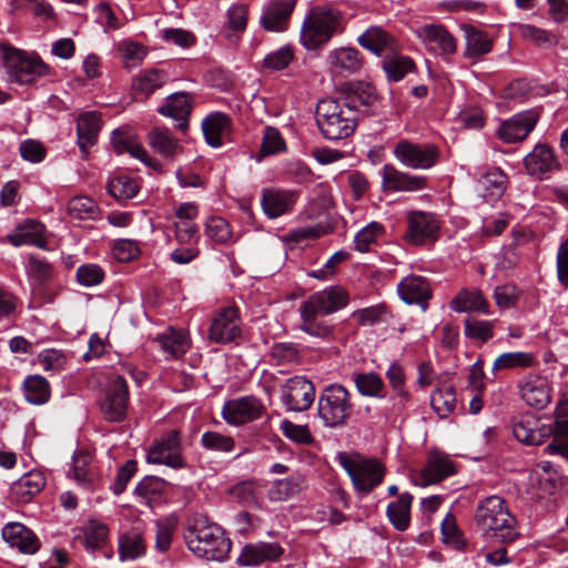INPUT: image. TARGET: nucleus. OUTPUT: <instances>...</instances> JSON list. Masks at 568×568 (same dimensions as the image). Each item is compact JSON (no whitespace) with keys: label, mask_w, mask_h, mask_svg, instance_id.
Returning <instances> with one entry per match:
<instances>
[{"label":"nucleus","mask_w":568,"mask_h":568,"mask_svg":"<svg viewBox=\"0 0 568 568\" xmlns=\"http://www.w3.org/2000/svg\"><path fill=\"white\" fill-rule=\"evenodd\" d=\"M298 312L302 321L298 326L301 331L318 338H326L332 335L333 327L326 321L320 318L321 314L301 305Z\"/></svg>","instance_id":"obj_43"},{"label":"nucleus","mask_w":568,"mask_h":568,"mask_svg":"<svg viewBox=\"0 0 568 568\" xmlns=\"http://www.w3.org/2000/svg\"><path fill=\"white\" fill-rule=\"evenodd\" d=\"M230 120L225 114L215 113L204 119L202 130L205 141L213 148L222 145V135L229 130Z\"/></svg>","instance_id":"obj_44"},{"label":"nucleus","mask_w":568,"mask_h":568,"mask_svg":"<svg viewBox=\"0 0 568 568\" xmlns=\"http://www.w3.org/2000/svg\"><path fill=\"white\" fill-rule=\"evenodd\" d=\"M98 212L95 202L87 196H74L68 203V214L78 220L94 219Z\"/></svg>","instance_id":"obj_54"},{"label":"nucleus","mask_w":568,"mask_h":568,"mask_svg":"<svg viewBox=\"0 0 568 568\" xmlns=\"http://www.w3.org/2000/svg\"><path fill=\"white\" fill-rule=\"evenodd\" d=\"M0 52L3 59L6 79L10 83L31 84L50 72L49 65L39 55L10 45H1Z\"/></svg>","instance_id":"obj_6"},{"label":"nucleus","mask_w":568,"mask_h":568,"mask_svg":"<svg viewBox=\"0 0 568 568\" xmlns=\"http://www.w3.org/2000/svg\"><path fill=\"white\" fill-rule=\"evenodd\" d=\"M140 186L135 179L121 174L111 179L108 191L118 201H126L135 196Z\"/></svg>","instance_id":"obj_51"},{"label":"nucleus","mask_w":568,"mask_h":568,"mask_svg":"<svg viewBox=\"0 0 568 568\" xmlns=\"http://www.w3.org/2000/svg\"><path fill=\"white\" fill-rule=\"evenodd\" d=\"M241 334L237 308L229 306L223 308L213 320L209 337L217 344H226L234 341Z\"/></svg>","instance_id":"obj_19"},{"label":"nucleus","mask_w":568,"mask_h":568,"mask_svg":"<svg viewBox=\"0 0 568 568\" xmlns=\"http://www.w3.org/2000/svg\"><path fill=\"white\" fill-rule=\"evenodd\" d=\"M145 551L142 536L136 530H131L119 538V556L122 561L134 560Z\"/></svg>","instance_id":"obj_49"},{"label":"nucleus","mask_w":568,"mask_h":568,"mask_svg":"<svg viewBox=\"0 0 568 568\" xmlns=\"http://www.w3.org/2000/svg\"><path fill=\"white\" fill-rule=\"evenodd\" d=\"M449 306L457 313H483L489 314V304L478 288H463L450 301Z\"/></svg>","instance_id":"obj_32"},{"label":"nucleus","mask_w":568,"mask_h":568,"mask_svg":"<svg viewBox=\"0 0 568 568\" xmlns=\"http://www.w3.org/2000/svg\"><path fill=\"white\" fill-rule=\"evenodd\" d=\"M44 486L45 477L38 470L27 473L16 483V487L21 491V494L29 497L40 493Z\"/></svg>","instance_id":"obj_60"},{"label":"nucleus","mask_w":568,"mask_h":568,"mask_svg":"<svg viewBox=\"0 0 568 568\" xmlns=\"http://www.w3.org/2000/svg\"><path fill=\"white\" fill-rule=\"evenodd\" d=\"M44 231L45 227L42 223L34 220H26L7 239L13 246L33 245L45 248Z\"/></svg>","instance_id":"obj_28"},{"label":"nucleus","mask_w":568,"mask_h":568,"mask_svg":"<svg viewBox=\"0 0 568 568\" xmlns=\"http://www.w3.org/2000/svg\"><path fill=\"white\" fill-rule=\"evenodd\" d=\"M537 121L538 113L534 110L517 113L499 125L498 136L506 143L524 141L535 129Z\"/></svg>","instance_id":"obj_18"},{"label":"nucleus","mask_w":568,"mask_h":568,"mask_svg":"<svg viewBox=\"0 0 568 568\" xmlns=\"http://www.w3.org/2000/svg\"><path fill=\"white\" fill-rule=\"evenodd\" d=\"M513 434L526 445H540L552 434V442L546 446L545 452L568 460V400L557 405L554 428L541 424L535 416L526 415L514 423Z\"/></svg>","instance_id":"obj_1"},{"label":"nucleus","mask_w":568,"mask_h":568,"mask_svg":"<svg viewBox=\"0 0 568 568\" xmlns=\"http://www.w3.org/2000/svg\"><path fill=\"white\" fill-rule=\"evenodd\" d=\"M112 146L118 154L129 153L132 158L140 160L146 165L156 169L160 164L148 155L143 145L130 133L114 131L112 134Z\"/></svg>","instance_id":"obj_29"},{"label":"nucleus","mask_w":568,"mask_h":568,"mask_svg":"<svg viewBox=\"0 0 568 568\" xmlns=\"http://www.w3.org/2000/svg\"><path fill=\"white\" fill-rule=\"evenodd\" d=\"M301 490L297 478L290 477L285 479L274 480L267 491V497L272 501H285Z\"/></svg>","instance_id":"obj_53"},{"label":"nucleus","mask_w":568,"mask_h":568,"mask_svg":"<svg viewBox=\"0 0 568 568\" xmlns=\"http://www.w3.org/2000/svg\"><path fill=\"white\" fill-rule=\"evenodd\" d=\"M456 393L452 386L443 387L435 390L430 397L433 409L439 417L444 418L454 412L456 407Z\"/></svg>","instance_id":"obj_52"},{"label":"nucleus","mask_w":568,"mask_h":568,"mask_svg":"<svg viewBox=\"0 0 568 568\" xmlns=\"http://www.w3.org/2000/svg\"><path fill=\"white\" fill-rule=\"evenodd\" d=\"M2 537L12 548L27 555L36 554L41 546L37 535L20 523H8L2 529Z\"/></svg>","instance_id":"obj_24"},{"label":"nucleus","mask_w":568,"mask_h":568,"mask_svg":"<svg viewBox=\"0 0 568 568\" xmlns=\"http://www.w3.org/2000/svg\"><path fill=\"white\" fill-rule=\"evenodd\" d=\"M412 503L413 496L404 493L396 501L388 504L386 515L395 529L405 531L409 527Z\"/></svg>","instance_id":"obj_40"},{"label":"nucleus","mask_w":568,"mask_h":568,"mask_svg":"<svg viewBox=\"0 0 568 568\" xmlns=\"http://www.w3.org/2000/svg\"><path fill=\"white\" fill-rule=\"evenodd\" d=\"M348 303L347 292L341 286H331L310 295L301 306L321 315H329L345 307Z\"/></svg>","instance_id":"obj_17"},{"label":"nucleus","mask_w":568,"mask_h":568,"mask_svg":"<svg viewBox=\"0 0 568 568\" xmlns=\"http://www.w3.org/2000/svg\"><path fill=\"white\" fill-rule=\"evenodd\" d=\"M108 534L106 525L97 520H90L74 536V540L83 545L88 551L93 552L105 545Z\"/></svg>","instance_id":"obj_35"},{"label":"nucleus","mask_w":568,"mask_h":568,"mask_svg":"<svg viewBox=\"0 0 568 568\" xmlns=\"http://www.w3.org/2000/svg\"><path fill=\"white\" fill-rule=\"evenodd\" d=\"M283 552L276 542L248 544L243 547L237 562L242 566H257L266 560H275Z\"/></svg>","instance_id":"obj_30"},{"label":"nucleus","mask_w":568,"mask_h":568,"mask_svg":"<svg viewBox=\"0 0 568 568\" xmlns=\"http://www.w3.org/2000/svg\"><path fill=\"white\" fill-rule=\"evenodd\" d=\"M203 448L220 453H230L235 447L233 437L219 432H205L201 437Z\"/></svg>","instance_id":"obj_59"},{"label":"nucleus","mask_w":568,"mask_h":568,"mask_svg":"<svg viewBox=\"0 0 568 568\" xmlns=\"http://www.w3.org/2000/svg\"><path fill=\"white\" fill-rule=\"evenodd\" d=\"M184 540L195 557L207 561H224L232 546L224 529L204 517L185 530Z\"/></svg>","instance_id":"obj_2"},{"label":"nucleus","mask_w":568,"mask_h":568,"mask_svg":"<svg viewBox=\"0 0 568 568\" xmlns=\"http://www.w3.org/2000/svg\"><path fill=\"white\" fill-rule=\"evenodd\" d=\"M148 141L154 152L165 159H174L182 151L179 141L165 128H154L148 134Z\"/></svg>","instance_id":"obj_37"},{"label":"nucleus","mask_w":568,"mask_h":568,"mask_svg":"<svg viewBox=\"0 0 568 568\" xmlns=\"http://www.w3.org/2000/svg\"><path fill=\"white\" fill-rule=\"evenodd\" d=\"M166 358H179L190 348L191 342L183 329L169 328L155 339Z\"/></svg>","instance_id":"obj_34"},{"label":"nucleus","mask_w":568,"mask_h":568,"mask_svg":"<svg viewBox=\"0 0 568 568\" xmlns=\"http://www.w3.org/2000/svg\"><path fill=\"white\" fill-rule=\"evenodd\" d=\"M527 173L538 179L548 178L560 170V162L554 149L546 143H538L524 159Z\"/></svg>","instance_id":"obj_16"},{"label":"nucleus","mask_w":568,"mask_h":568,"mask_svg":"<svg viewBox=\"0 0 568 568\" xmlns=\"http://www.w3.org/2000/svg\"><path fill=\"white\" fill-rule=\"evenodd\" d=\"M475 521L485 535L503 544L513 542L519 536L517 520L499 496L486 497L477 505Z\"/></svg>","instance_id":"obj_3"},{"label":"nucleus","mask_w":568,"mask_h":568,"mask_svg":"<svg viewBox=\"0 0 568 568\" xmlns=\"http://www.w3.org/2000/svg\"><path fill=\"white\" fill-rule=\"evenodd\" d=\"M192 110V97L185 92L172 94L168 102L159 109L163 115L173 118L178 121V129L184 132L187 129V118Z\"/></svg>","instance_id":"obj_31"},{"label":"nucleus","mask_w":568,"mask_h":568,"mask_svg":"<svg viewBox=\"0 0 568 568\" xmlns=\"http://www.w3.org/2000/svg\"><path fill=\"white\" fill-rule=\"evenodd\" d=\"M407 224L405 240L413 245L434 243L438 239L440 222L433 213L423 211L409 212Z\"/></svg>","instance_id":"obj_13"},{"label":"nucleus","mask_w":568,"mask_h":568,"mask_svg":"<svg viewBox=\"0 0 568 568\" xmlns=\"http://www.w3.org/2000/svg\"><path fill=\"white\" fill-rule=\"evenodd\" d=\"M343 30L344 17L338 9L328 4L315 6L302 23L300 41L306 50H316Z\"/></svg>","instance_id":"obj_4"},{"label":"nucleus","mask_w":568,"mask_h":568,"mask_svg":"<svg viewBox=\"0 0 568 568\" xmlns=\"http://www.w3.org/2000/svg\"><path fill=\"white\" fill-rule=\"evenodd\" d=\"M416 33L425 48L435 54L449 57L457 50L456 39L443 24H424Z\"/></svg>","instance_id":"obj_15"},{"label":"nucleus","mask_w":568,"mask_h":568,"mask_svg":"<svg viewBox=\"0 0 568 568\" xmlns=\"http://www.w3.org/2000/svg\"><path fill=\"white\" fill-rule=\"evenodd\" d=\"M294 52L291 47H282L278 50L268 53L263 61V65L271 70H284L293 60Z\"/></svg>","instance_id":"obj_62"},{"label":"nucleus","mask_w":568,"mask_h":568,"mask_svg":"<svg viewBox=\"0 0 568 568\" xmlns=\"http://www.w3.org/2000/svg\"><path fill=\"white\" fill-rule=\"evenodd\" d=\"M390 52L392 53L387 54L382 62L383 69L386 72L388 80L399 81L407 73L415 70V62L409 57L398 54L395 51Z\"/></svg>","instance_id":"obj_46"},{"label":"nucleus","mask_w":568,"mask_h":568,"mask_svg":"<svg viewBox=\"0 0 568 568\" xmlns=\"http://www.w3.org/2000/svg\"><path fill=\"white\" fill-rule=\"evenodd\" d=\"M393 154L400 164L415 170H428L439 160V150L436 145L407 139L399 140L395 144Z\"/></svg>","instance_id":"obj_9"},{"label":"nucleus","mask_w":568,"mask_h":568,"mask_svg":"<svg viewBox=\"0 0 568 568\" xmlns=\"http://www.w3.org/2000/svg\"><path fill=\"white\" fill-rule=\"evenodd\" d=\"M397 291L400 298L407 304H417L423 311L427 310L432 291L425 277L408 275L399 282Z\"/></svg>","instance_id":"obj_25"},{"label":"nucleus","mask_w":568,"mask_h":568,"mask_svg":"<svg viewBox=\"0 0 568 568\" xmlns=\"http://www.w3.org/2000/svg\"><path fill=\"white\" fill-rule=\"evenodd\" d=\"M462 29L465 33V58L476 62L491 52L493 39L487 32L470 24H463Z\"/></svg>","instance_id":"obj_27"},{"label":"nucleus","mask_w":568,"mask_h":568,"mask_svg":"<svg viewBox=\"0 0 568 568\" xmlns=\"http://www.w3.org/2000/svg\"><path fill=\"white\" fill-rule=\"evenodd\" d=\"M26 399L33 405L45 404L51 396L49 382L41 375H30L23 382Z\"/></svg>","instance_id":"obj_45"},{"label":"nucleus","mask_w":568,"mask_h":568,"mask_svg":"<svg viewBox=\"0 0 568 568\" xmlns=\"http://www.w3.org/2000/svg\"><path fill=\"white\" fill-rule=\"evenodd\" d=\"M521 399L536 409L545 408L551 400L548 381L538 375H528L518 384Z\"/></svg>","instance_id":"obj_20"},{"label":"nucleus","mask_w":568,"mask_h":568,"mask_svg":"<svg viewBox=\"0 0 568 568\" xmlns=\"http://www.w3.org/2000/svg\"><path fill=\"white\" fill-rule=\"evenodd\" d=\"M339 465L348 474L356 490L368 494L384 478L385 467L376 458H366L359 454H341Z\"/></svg>","instance_id":"obj_8"},{"label":"nucleus","mask_w":568,"mask_h":568,"mask_svg":"<svg viewBox=\"0 0 568 568\" xmlns=\"http://www.w3.org/2000/svg\"><path fill=\"white\" fill-rule=\"evenodd\" d=\"M148 462L165 465L174 469L185 466L180 432L171 429L155 440L148 452Z\"/></svg>","instance_id":"obj_10"},{"label":"nucleus","mask_w":568,"mask_h":568,"mask_svg":"<svg viewBox=\"0 0 568 568\" xmlns=\"http://www.w3.org/2000/svg\"><path fill=\"white\" fill-rule=\"evenodd\" d=\"M357 42L361 47L367 49L376 55H382L386 51H395L396 40L381 27H369L362 33Z\"/></svg>","instance_id":"obj_33"},{"label":"nucleus","mask_w":568,"mask_h":568,"mask_svg":"<svg viewBox=\"0 0 568 568\" xmlns=\"http://www.w3.org/2000/svg\"><path fill=\"white\" fill-rule=\"evenodd\" d=\"M536 364V357L532 353L528 352H511L499 355L494 364L493 372L513 369V368H527Z\"/></svg>","instance_id":"obj_47"},{"label":"nucleus","mask_w":568,"mask_h":568,"mask_svg":"<svg viewBox=\"0 0 568 568\" xmlns=\"http://www.w3.org/2000/svg\"><path fill=\"white\" fill-rule=\"evenodd\" d=\"M265 406L255 396H243L227 400L222 408L224 420L233 426L254 422L263 416Z\"/></svg>","instance_id":"obj_14"},{"label":"nucleus","mask_w":568,"mask_h":568,"mask_svg":"<svg viewBox=\"0 0 568 568\" xmlns=\"http://www.w3.org/2000/svg\"><path fill=\"white\" fill-rule=\"evenodd\" d=\"M456 473L455 463L446 454L432 452L420 469V486L437 484Z\"/></svg>","instance_id":"obj_23"},{"label":"nucleus","mask_w":568,"mask_h":568,"mask_svg":"<svg viewBox=\"0 0 568 568\" xmlns=\"http://www.w3.org/2000/svg\"><path fill=\"white\" fill-rule=\"evenodd\" d=\"M140 247L135 241L132 240H118L113 245V256L119 262H130L138 257Z\"/></svg>","instance_id":"obj_64"},{"label":"nucleus","mask_w":568,"mask_h":568,"mask_svg":"<svg viewBox=\"0 0 568 568\" xmlns=\"http://www.w3.org/2000/svg\"><path fill=\"white\" fill-rule=\"evenodd\" d=\"M248 7L244 3L231 6L226 11L227 21L224 26V36L229 42L239 40L237 33H242L247 24Z\"/></svg>","instance_id":"obj_41"},{"label":"nucleus","mask_w":568,"mask_h":568,"mask_svg":"<svg viewBox=\"0 0 568 568\" xmlns=\"http://www.w3.org/2000/svg\"><path fill=\"white\" fill-rule=\"evenodd\" d=\"M315 118L321 134L333 141L352 135L358 120L355 104L331 98L318 101Z\"/></svg>","instance_id":"obj_5"},{"label":"nucleus","mask_w":568,"mask_h":568,"mask_svg":"<svg viewBox=\"0 0 568 568\" xmlns=\"http://www.w3.org/2000/svg\"><path fill=\"white\" fill-rule=\"evenodd\" d=\"M328 61L334 70L347 73L357 72L363 64L359 52L353 48L332 50L328 54Z\"/></svg>","instance_id":"obj_42"},{"label":"nucleus","mask_w":568,"mask_h":568,"mask_svg":"<svg viewBox=\"0 0 568 568\" xmlns=\"http://www.w3.org/2000/svg\"><path fill=\"white\" fill-rule=\"evenodd\" d=\"M168 77L162 70H145L132 82V92L136 100L148 99L155 90L163 87Z\"/></svg>","instance_id":"obj_36"},{"label":"nucleus","mask_w":568,"mask_h":568,"mask_svg":"<svg viewBox=\"0 0 568 568\" xmlns=\"http://www.w3.org/2000/svg\"><path fill=\"white\" fill-rule=\"evenodd\" d=\"M205 234L212 241L221 244L232 239V230L229 222L220 216L209 217L205 223Z\"/></svg>","instance_id":"obj_55"},{"label":"nucleus","mask_w":568,"mask_h":568,"mask_svg":"<svg viewBox=\"0 0 568 568\" xmlns=\"http://www.w3.org/2000/svg\"><path fill=\"white\" fill-rule=\"evenodd\" d=\"M297 200V193L290 190L265 189L261 204L270 219H276L290 212Z\"/></svg>","instance_id":"obj_26"},{"label":"nucleus","mask_w":568,"mask_h":568,"mask_svg":"<svg viewBox=\"0 0 568 568\" xmlns=\"http://www.w3.org/2000/svg\"><path fill=\"white\" fill-rule=\"evenodd\" d=\"M353 410L352 395L345 386L331 384L322 389L317 400V416L325 427L345 426Z\"/></svg>","instance_id":"obj_7"},{"label":"nucleus","mask_w":568,"mask_h":568,"mask_svg":"<svg viewBox=\"0 0 568 568\" xmlns=\"http://www.w3.org/2000/svg\"><path fill=\"white\" fill-rule=\"evenodd\" d=\"M507 186V175L500 169L485 173L477 183L478 192L487 201L499 199Z\"/></svg>","instance_id":"obj_38"},{"label":"nucleus","mask_w":568,"mask_h":568,"mask_svg":"<svg viewBox=\"0 0 568 568\" xmlns=\"http://www.w3.org/2000/svg\"><path fill=\"white\" fill-rule=\"evenodd\" d=\"M296 0L271 1L260 18L261 26L270 32H283L288 27V21L295 8Z\"/></svg>","instance_id":"obj_21"},{"label":"nucleus","mask_w":568,"mask_h":568,"mask_svg":"<svg viewBox=\"0 0 568 568\" xmlns=\"http://www.w3.org/2000/svg\"><path fill=\"white\" fill-rule=\"evenodd\" d=\"M129 389L122 376L113 375L109 379L104 397L101 400V412L109 422H122L128 412Z\"/></svg>","instance_id":"obj_12"},{"label":"nucleus","mask_w":568,"mask_h":568,"mask_svg":"<svg viewBox=\"0 0 568 568\" xmlns=\"http://www.w3.org/2000/svg\"><path fill=\"white\" fill-rule=\"evenodd\" d=\"M384 232V226L378 222H372L362 230H359L354 239L355 250L365 253L369 251V247L379 235Z\"/></svg>","instance_id":"obj_57"},{"label":"nucleus","mask_w":568,"mask_h":568,"mask_svg":"<svg viewBox=\"0 0 568 568\" xmlns=\"http://www.w3.org/2000/svg\"><path fill=\"white\" fill-rule=\"evenodd\" d=\"M353 382L363 396L379 398L385 396L383 394L385 384L382 377L374 372L354 374Z\"/></svg>","instance_id":"obj_48"},{"label":"nucleus","mask_w":568,"mask_h":568,"mask_svg":"<svg viewBox=\"0 0 568 568\" xmlns=\"http://www.w3.org/2000/svg\"><path fill=\"white\" fill-rule=\"evenodd\" d=\"M315 399V386L304 376H293L281 387V402L288 412H305Z\"/></svg>","instance_id":"obj_11"},{"label":"nucleus","mask_w":568,"mask_h":568,"mask_svg":"<svg viewBox=\"0 0 568 568\" xmlns=\"http://www.w3.org/2000/svg\"><path fill=\"white\" fill-rule=\"evenodd\" d=\"M388 316L389 313L384 304L361 308L353 313L354 320L363 326H372L385 322Z\"/></svg>","instance_id":"obj_58"},{"label":"nucleus","mask_w":568,"mask_h":568,"mask_svg":"<svg viewBox=\"0 0 568 568\" xmlns=\"http://www.w3.org/2000/svg\"><path fill=\"white\" fill-rule=\"evenodd\" d=\"M73 478L77 483L85 488H89L94 483V471L92 468V457L85 452H79L73 457Z\"/></svg>","instance_id":"obj_50"},{"label":"nucleus","mask_w":568,"mask_h":568,"mask_svg":"<svg viewBox=\"0 0 568 568\" xmlns=\"http://www.w3.org/2000/svg\"><path fill=\"white\" fill-rule=\"evenodd\" d=\"M100 128V114L98 112H85L78 118V142L83 152L88 146L95 143Z\"/></svg>","instance_id":"obj_39"},{"label":"nucleus","mask_w":568,"mask_h":568,"mask_svg":"<svg viewBox=\"0 0 568 568\" xmlns=\"http://www.w3.org/2000/svg\"><path fill=\"white\" fill-rule=\"evenodd\" d=\"M518 32L521 38L537 45L556 42V37L552 33L531 24H520Z\"/></svg>","instance_id":"obj_63"},{"label":"nucleus","mask_w":568,"mask_h":568,"mask_svg":"<svg viewBox=\"0 0 568 568\" xmlns=\"http://www.w3.org/2000/svg\"><path fill=\"white\" fill-rule=\"evenodd\" d=\"M426 178L410 175L396 169L392 164H385L382 169V186L385 191L414 192L426 186Z\"/></svg>","instance_id":"obj_22"},{"label":"nucleus","mask_w":568,"mask_h":568,"mask_svg":"<svg viewBox=\"0 0 568 568\" xmlns=\"http://www.w3.org/2000/svg\"><path fill=\"white\" fill-rule=\"evenodd\" d=\"M280 428L285 437L297 444L308 445L314 442L307 425H297L291 420L284 419L281 422Z\"/></svg>","instance_id":"obj_61"},{"label":"nucleus","mask_w":568,"mask_h":568,"mask_svg":"<svg viewBox=\"0 0 568 568\" xmlns=\"http://www.w3.org/2000/svg\"><path fill=\"white\" fill-rule=\"evenodd\" d=\"M465 335L485 343L494 336V322L469 317L465 321Z\"/></svg>","instance_id":"obj_56"}]
</instances>
